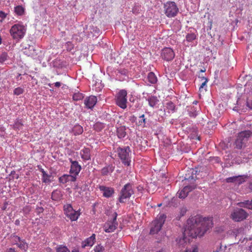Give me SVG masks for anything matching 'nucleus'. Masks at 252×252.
Segmentation results:
<instances>
[{
  "instance_id": "nucleus-20",
  "label": "nucleus",
  "mask_w": 252,
  "mask_h": 252,
  "mask_svg": "<svg viewBox=\"0 0 252 252\" xmlns=\"http://www.w3.org/2000/svg\"><path fill=\"white\" fill-rule=\"evenodd\" d=\"M119 157L121 159L122 162L126 165V149L118 148L117 150Z\"/></svg>"
},
{
  "instance_id": "nucleus-31",
  "label": "nucleus",
  "mask_w": 252,
  "mask_h": 252,
  "mask_svg": "<svg viewBox=\"0 0 252 252\" xmlns=\"http://www.w3.org/2000/svg\"><path fill=\"white\" fill-rule=\"evenodd\" d=\"M186 40L188 42H192L196 38V34L195 33H189L186 35Z\"/></svg>"
},
{
  "instance_id": "nucleus-32",
  "label": "nucleus",
  "mask_w": 252,
  "mask_h": 252,
  "mask_svg": "<svg viewBox=\"0 0 252 252\" xmlns=\"http://www.w3.org/2000/svg\"><path fill=\"white\" fill-rule=\"evenodd\" d=\"M84 98L83 94L80 93H75L73 95V99L75 101H78Z\"/></svg>"
},
{
  "instance_id": "nucleus-17",
  "label": "nucleus",
  "mask_w": 252,
  "mask_h": 252,
  "mask_svg": "<svg viewBox=\"0 0 252 252\" xmlns=\"http://www.w3.org/2000/svg\"><path fill=\"white\" fill-rule=\"evenodd\" d=\"M99 189L102 192L103 195L107 198L111 197L114 193V190L112 188L100 186Z\"/></svg>"
},
{
  "instance_id": "nucleus-7",
  "label": "nucleus",
  "mask_w": 252,
  "mask_h": 252,
  "mask_svg": "<svg viewBox=\"0 0 252 252\" xmlns=\"http://www.w3.org/2000/svg\"><path fill=\"white\" fill-rule=\"evenodd\" d=\"M252 132L250 130H244L238 133V136L235 140V146L238 149H241L249 137L251 136Z\"/></svg>"
},
{
  "instance_id": "nucleus-23",
  "label": "nucleus",
  "mask_w": 252,
  "mask_h": 252,
  "mask_svg": "<svg viewBox=\"0 0 252 252\" xmlns=\"http://www.w3.org/2000/svg\"><path fill=\"white\" fill-rule=\"evenodd\" d=\"M72 131L74 135H80L83 132V128L80 125H76L73 126Z\"/></svg>"
},
{
  "instance_id": "nucleus-24",
  "label": "nucleus",
  "mask_w": 252,
  "mask_h": 252,
  "mask_svg": "<svg viewBox=\"0 0 252 252\" xmlns=\"http://www.w3.org/2000/svg\"><path fill=\"white\" fill-rule=\"evenodd\" d=\"M9 58V57L7 52H2L0 54V64H6L5 62L8 60Z\"/></svg>"
},
{
  "instance_id": "nucleus-4",
  "label": "nucleus",
  "mask_w": 252,
  "mask_h": 252,
  "mask_svg": "<svg viewBox=\"0 0 252 252\" xmlns=\"http://www.w3.org/2000/svg\"><path fill=\"white\" fill-rule=\"evenodd\" d=\"M127 167L129 166L130 168L127 177L129 178V181H131V183L127 184V197H129L134 194V191L132 184L136 181V177L135 171L133 168L131 169L130 162L128 161V158H127ZM127 169H128V168Z\"/></svg>"
},
{
  "instance_id": "nucleus-55",
  "label": "nucleus",
  "mask_w": 252,
  "mask_h": 252,
  "mask_svg": "<svg viewBox=\"0 0 252 252\" xmlns=\"http://www.w3.org/2000/svg\"><path fill=\"white\" fill-rule=\"evenodd\" d=\"M19 223V221L18 220H16L15 221V224H18Z\"/></svg>"
},
{
  "instance_id": "nucleus-8",
  "label": "nucleus",
  "mask_w": 252,
  "mask_h": 252,
  "mask_svg": "<svg viewBox=\"0 0 252 252\" xmlns=\"http://www.w3.org/2000/svg\"><path fill=\"white\" fill-rule=\"evenodd\" d=\"M63 210L66 216L71 221L76 220L80 215L78 211H75L69 204L64 205Z\"/></svg>"
},
{
  "instance_id": "nucleus-29",
  "label": "nucleus",
  "mask_w": 252,
  "mask_h": 252,
  "mask_svg": "<svg viewBox=\"0 0 252 252\" xmlns=\"http://www.w3.org/2000/svg\"><path fill=\"white\" fill-rule=\"evenodd\" d=\"M24 8L21 5L16 6L14 8V11L18 15H23L24 13Z\"/></svg>"
},
{
  "instance_id": "nucleus-40",
  "label": "nucleus",
  "mask_w": 252,
  "mask_h": 252,
  "mask_svg": "<svg viewBox=\"0 0 252 252\" xmlns=\"http://www.w3.org/2000/svg\"><path fill=\"white\" fill-rule=\"evenodd\" d=\"M166 107L169 110L174 111L175 108V105L172 102H169L166 104Z\"/></svg>"
},
{
  "instance_id": "nucleus-54",
  "label": "nucleus",
  "mask_w": 252,
  "mask_h": 252,
  "mask_svg": "<svg viewBox=\"0 0 252 252\" xmlns=\"http://www.w3.org/2000/svg\"><path fill=\"white\" fill-rule=\"evenodd\" d=\"M42 211H43V208H40L39 209V212H42Z\"/></svg>"
},
{
  "instance_id": "nucleus-59",
  "label": "nucleus",
  "mask_w": 252,
  "mask_h": 252,
  "mask_svg": "<svg viewBox=\"0 0 252 252\" xmlns=\"http://www.w3.org/2000/svg\"><path fill=\"white\" fill-rule=\"evenodd\" d=\"M127 150H129V147L127 146Z\"/></svg>"
},
{
  "instance_id": "nucleus-41",
  "label": "nucleus",
  "mask_w": 252,
  "mask_h": 252,
  "mask_svg": "<svg viewBox=\"0 0 252 252\" xmlns=\"http://www.w3.org/2000/svg\"><path fill=\"white\" fill-rule=\"evenodd\" d=\"M18 246L21 249L26 250L27 248V244L23 241L19 242V244H17Z\"/></svg>"
},
{
  "instance_id": "nucleus-35",
  "label": "nucleus",
  "mask_w": 252,
  "mask_h": 252,
  "mask_svg": "<svg viewBox=\"0 0 252 252\" xmlns=\"http://www.w3.org/2000/svg\"><path fill=\"white\" fill-rule=\"evenodd\" d=\"M199 77H200L202 79V81L204 80L203 83L201 84L200 87H199V91L201 92L202 89L204 88V87L206 85L207 82H208V80L207 78L204 76H201L200 75H199Z\"/></svg>"
},
{
  "instance_id": "nucleus-38",
  "label": "nucleus",
  "mask_w": 252,
  "mask_h": 252,
  "mask_svg": "<svg viewBox=\"0 0 252 252\" xmlns=\"http://www.w3.org/2000/svg\"><path fill=\"white\" fill-rule=\"evenodd\" d=\"M104 248L100 245L96 246L94 248V252H104Z\"/></svg>"
},
{
  "instance_id": "nucleus-36",
  "label": "nucleus",
  "mask_w": 252,
  "mask_h": 252,
  "mask_svg": "<svg viewBox=\"0 0 252 252\" xmlns=\"http://www.w3.org/2000/svg\"><path fill=\"white\" fill-rule=\"evenodd\" d=\"M198 252V248L197 247V246L194 245H192L191 248H187L185 252Z\"/></svg>"
},
{
  "instance_id": "nucleus-19",
  "label": "nucleus",
  "mask_w": 252,
  "mask_h": 252,
  "mask_svg": "<svg viewBox=\"0 0 252 252\" xmlns=\"http://www.w3.org/2000/svg\"><path fill=\"white\" fill-rule=\"evenodd\" d=\"M95 240V235L94 234H93L91 236L82 242V247L85 248L86 247H92L94 245Z\"/></svg>"
},
{
  "instance_id": "nucleus-52",
  "label": "nucleus",
  "mask_w": 252,
  "mask_h": 252,
  "mask_svg": "<svg viewBox=\"0 0 252 252\" xmlns=\"http://www.w3.org/2000/svg\"><path fill=\"white\" fill-rule=\"evenodd\" d=\"M157 252H165V250L163 249H161Z\"/></svg>"
},
{
  "instance_id": "nucleus-9",
  "label": "nucleus",
  "mask_w": 252,
  "mask_h": 252,
  "mask_svg": "<svg viewBox=\"0 0 252 252\" xmlns=\"http://www.w3.org/2000/svg\"><path fill=\"white\" fill-rule=\"evenodd\" d=\"M116 102L118 106L123 109L126 108V91L120 90L116 95Z\"/></svg>"
},
{
  "instance_id": "nucleus-50",
  "label": "nucleus",
  "mask_w": 252,
  "mask_h": 252,
  "mask_svg": "<svg viewBox=\"0 0 252 252\" xmlns=\"http://www.w3.org/2000/svg\"><path fill=\"white\" fill-rule=\"evenodd\" d=\"M136 119V118L135 117V116H132L130 118V120L132 121V122H135Z\"/></svg>"
},
{
  "instance_id": "nucleus-60",
  "label": "nucleus",
  "mask_w": 252,
  "mask_h": 252,
  "mask_svg": "<svg viewBox=\"0 0 252 252\" xmlns=\"http://www.w3.org/2000/svg\"><path fill=\"white\" fill-rule=\"evenodd\" d=\"M53 85V84H52V85L49 84V86L50 87H51V85Z\"/></svg>"
},
{
  "instance_id": "nucleus-2",
  "label": "nucleus",
  "mask_w": 252,
  "mask_h": 252,
  "mask_svg": "<svg viewBox=\"0 0 252 252\" xmlns=\"http://www.w3.org/2000/svg\"><path fill=\"white\" fill-rule=\"evenodd\" d=\"M26 31L27 28L26 26L21 23H17L11 27L9 33L13 40L16 42H19L24 38Z\"/></svg>"
},
{
  "instance_id": "nucleus-5",
  "label": "nucleus",
  "mask_w": 252,
  "mask_h": 252,
  "mask_svg": "<svg viewBox=\"0 0 252 252\" xmlns=\"http://www.w3.org/2000/svg\"><path fill=\"white\" fill-rule=\"evenodd\" d=\"M249 216V214L241 208H236L232 212L230 218L235 222H240L246 219Z\"/></svg>"
},
{
  "instance_id": "nucleus-1",
  "label": "nucleus",
  "mask_w": 252,
  "mask_h": 252,
  "mask_svg": "<svg viewBox=\"0 0 252 252\" xmlns=\"http://www.w3.org/2000/svg\"><path fill=\"white\" fill-rule=\"evenodd\" d=\"M213 225L212 218H203L200 215H195L188 219L184 235L193 238L202 237Z\"/></svg>"
},
{
  "instance_id": "nucleus-45",
  "label": "nucleus",
  "mask_w": 252,
  "mask_h": 252,
  "mask_svg": "<svg viewBox=\"0 0 252 252\" xmlns=\"http://www.w3.org/2000/svg\"><path fill=\"white\" fill-rule=\"evenodd\" d=\"M247 106L252 110V100H248L247 101Z\"/></svg>"
},
{
  "instance_id": "nucleus-14",
  "label": "nucleus",
  "mask_w": 252,
  "mask_h": 252,
  "mask_svg": "<svg viewBox=\"0 0 252 252\" xmlns=\"http://www.w3.org/2000/svg\"><path fill=\"white\" fill-rule=\"evenodd\" d=\"M97 99L96 96L91 95L87 97L84 99V104L88 109H93L97 102Z\"/></svg>"
},
{
  "instance_id": "nucleus-58",
  "label": "nucleus",
  "mask_w": 252,
  "mask_h": 252,
  "mask_svg": "<svg viewBox=\"0 0 252 252\" xmlns=\"http://www.w3.org/2000/svg\"><path fill=\"white\" fill-rule=\"evenodd\" d=\"M197 102H197V101H196V100H195V101H194V102H193V103H194V104H197Z\"/></svg>"
},
{
  "instance_id": "nucleus-12",
  "label": "nucleus",
  "mask_w": 252,
  "mask_h": 252,
  "mask_svg": "<svg viewBox=\"0 0 252 252\" xmlns=\"http://www.w3.org/2000/svg\"><path fill=\"white\" fill-rule=\"evenodd\" d=\"M69 160L71 163L69 173L76 178L81 170V166L77 161H74L71 158H69Z\"/></svg>"
},
{
  "instance_id": "nucleus-39",
  "label": "nucleus",
  "mask_w": 252,
  "mask_h": 252,
  "mask_svg": "<svg viewBox=\"0 0 252 252\" xmlns=\"http://www.w3.org/2000/svg\"><path fill=\"white\" fill-rule=\"evenodd\" d=\"M139 120L138 122V126H144L145 124V119L144 118V115H142L139 117Z\"/></svg>"
},
{
  "instance_id": "nucleus-51",
  "label": "nucleus",
  "mask_w": 252,
  "mask_h": 252,
  "mask_svg": "<svg viewBox=\"0 0 252 252\" xmlns=\"http://www.w3.org/2000/svg\"><path fill=\"white\" fill-rule=\"evenodd\" d=\"M57 191H54L52 193V197L53 199H55L54 198V197H55V195H56V194H57Z\"/></svg>"
},
{
  "instance_id": "nucleus-22",
  "label": "nucleus",
  "mask_w": 252,
  "mask_h": 252,
  "mask_svg": "<svg viewBox=\"0 0 252 252\" xmlns=\"http://www.w3.org/2000/svg\"><path fill=\"white\" fill-rule=\"evenodd\" d=\"M240 207L246 208L248 210H252V200H246L243 202H240L237 203Z\"/></svg>"
},
{
  "instance_id": "nucleus-11",
  "label": "nucleus",
  "mask_w": 252,
  "mask_h": 252,
  "mask_svg": "<svg viewBox=\"0 0 252 252\" xmlns=\"http://www.w3.org/2000/svg\"><path fill=\"white\" fill-rule=\"evenodd\" d=\"M24 53L29 57L35 58L38 54L37 50L33 45H27L23 47Z\"/></svg>"
},
{
  "instance_id": "nucleus-25",
  "label": "nucleus",
  "mask_w": 252,
  "mask_h": 252,
  "mask_svg": "<svg viewBox=\"0 0 252 252\" xmlns=\"http://www.w3.org/2000/svg\"><path fill=\"white\" fill-rule=\"evenodd\" d=\"M120 202L124 203L126 200V185H125L121 190V195L119 198Z\"/></svg>"
},
{
  "instance_id": "nucleus-46",
  "label": "nucleus",
  "mask_w": 252,
  "mask_h": 252,
  "mask_svg": "<svg viewBox=\"0 0 252 252\" xmlns=\"http://www.w3.org/2000/svg\"><path fill=\"white\" fill-rule=\"evenodd\" d=\"M66 44L68 46H69L68 47V48L67 49L68 50H71L72 48V43L70 42H67Z\"/></svg>"
},
{
  "instance_id": "nucleus-28",
  "label": "nucleus",
  "mask_w": 252,
  "mask_h": 252,
  "mask_svg": "<svg viewBox=\"0 0 252 252\" xmlns=\"http://www.w3.org/2000/svg\"><path fill=\"white\" fill-rule=\"evenodd\" d=\"M158 102V100L156 96H152L148 99V103L150 106L154 107Z\"/></svg>"
},
{
  "instance_id": "nucleus-33",
  "label": "nucleus",
  "mask_w": 252,
  "mask_h": 252,
  "mask_svg": "<svg viewBox=\"0 0 252 252\" xmlns=\"http://www.w3.org/2000/svg\"><path fill=\"white\" fill-rule=\"evenodd\" d=\"M50 176L48 175L46 172L42 174V180L43 182L47 183L50 182L51 180L50 179Z\"/></svg>"
},
{
  "instance_id": "nucleus-53",
  "label": "nucleus",
  "mask_w": 252,
  "mask_h": 252,
  "mask_svg": "<svg viewBox=\"0 0 252 252\" xmlns=\"http://www.w3.org/2000/svg\"><path fill=\"white\" fill-rule=\"evenodd\" d=\"M40 171L41 172L42 174H43L44 173H45L46 172L44 171V170L42 168H41L40 169Z\"/></svg>"
},
{
  "instance_id": "nucleus-26",
  "label": "nucleus",
  "mask_w": 252,
  "mask_h": 252,
  "mask_svg": "<svg viewBox=\"0 0 252 252\" xmlns=\"http://www.w3.org/2000/svg\"><path fill=\"white\" fill-rule=\"evenodd\" d=\"M148 81L151 84H155L157 83L158 79L154 73L149 72L148 76Z\"/></svg>"
},
{
  "instance_id": "nucleus-27",
  "label": "nucleus",
  "mask_w": 252,
  "mask_h": 252,
  "mask_svg": "<svg viewBox=\"0 0 252 252\" xmlns=\"http://www.w3.org/2000/svg\"><path fill=\"white\" fill-rule=\"evenodd\" d=\"M125 126H121L117 129L118 136L120 138H124L126 135Z\"/></svg>"
},
{
  "instance_id": "nucleus-57",
  "label": "nucleus",
  "mask_w": 252,
  "mask_h": 252,
  "mask_svg": "<svg viewBox=\"0 0 252 252\" xmlns=\"http://www.w3.org/2000/svg\"><path fill=\"white\" fill-rule=\"evenodd\" d=\"M250 188L252 190V182L250 185Z\"/></svg>"
},
{
  "instance_id": "nucleus-37",
  "label": "nucleus",
  "mask_w": 252,
  "mask_h": 252,
  "mask_svg": "<svg viewBox=\"0 0 252 252\" xmlns=\"http://www.w3.org/2000/svg\"><path fill=\"white\" fill-rule=\"evenodd\" d=\"M24 93V89L21 87H18L14 89V94L16 95H19Z\"/></svg>"
},
{
  "instance_id": "nucleus-56",
  "label": "nucleus",
  "mask_w": 252,
  "mask_h": 252,
  "mask_svg": "<svg viewBox=\"0 0 252 252\" xmlns=\"http://www.w3.org/2000/svg\"><path fill=\"white\" fill-rule=\"evenodd\" d=\"M205 69H201L200 71V72H205Z\"/></svg>"
},
{
  "instance_id": "nucleus-30",
  "label": "nucleus",
  "mask_w": 252,
  "mask_h": 252,
  "mask_svg": "<svg viewBox=\"0 0 252 252\" xmlns=\"http://www.w3.org/2000/svg\"><path fill=\"white\" fill-rule=\"evenodd\" d=\"M113 171V168L111 166H107L101 169V174L103 175H107L108 174L112 172Z\"/></svg>"
},
{
  "instance_id": "nucleus-13",
  "label": "nucleus",
  "mask_w": 252,
  "mask_h": 252,
  "mask_svg": "<svg viewBox=\"0 0 252 252\" xmlns=\"http://www.w3.org/2000/svg\"><path fill=\"white\" fill-rule=\"evenodd\" d=\"M116 217L117 215L115 214V217L112 220H109L104 224V230L106 232H112L116 229L117 225L116 222Z\"/></svg>"
},
{
  "instance_id": "nucleus-16",
  "label": "nucleus",
  "mask_w": 252,
  "mask_h": 252,
  "mask_svg": "<svg viewBox=\"0 0 252 252\" xmlns=\"http://www.w3.org/2000/svg\"><path fill=\"white\" fill-rule=\"evenodd\" d=\"M195 188L194 185H188L178 192V196L180 198L184 199L189 194V192Z\"/></svg>"
},
{
  "instance_id": "nucleus-6",
  "label": "nucleus",
  "mask_w": 252,
  "mask_h": 252,
  "mask_svg": "<svg viewBox=\"0 0 252 252\" xmlns=\"http://www.w3.org/2000/svg\"><path fill=\"white\" fill-rule=\"evenodd\" d=\"M166 217L165 214H161L159 218L155 220L152 223L150 234H154L158 232L165 221Z\"/></svg>"
},
{
  "instance_id": "nucleus-10",
  "label": "nucleus",
  "mask_w": 252,
  "mask_h": 252,
  "mask_svg": "<svg viewBox=\"0 0 252 252\" xmlns=\"http://www.w3.org/2000/svg\"><path fill=\"white\" fill-rule=\"evenodd\" d=\"M174 51L170 47H165L161 50V57L166 61H171L175 58Z\"/></svg>"
},
{
  "instance_id": "nucleus-21",
  "label": "nucleus",
  "mask_w": 252,
  "mask_h": 252,
  "mask_svg": "<svg viewBox=\"0 0 252 252\" xmlns=\"http://www.w3.org/2000/svg\"><path fill=\"white\" fill-rule=\"evenodd\" d=\"M81 158L84 160L91 159L90 150L89 148H84L80 151Z\"/></svg>"
},
{
  "instance_id": "nucleus-47",
  "label": "nucleus",
  "mask_w": 252,
  "mask_h": 252,
  "mask_svg": "<svg viewBox=\"0 0 252 252\" xmlns=\"http://www.w3.org/2000/svg\"><path fill=\"white\" fill-rule=\"evenodd\" d=\"M14 240L16 242H20V241H21L20 238L17 236H14Z\"/></svg>"
},
{
  "instance_id": "nucleus-61",
  "label": "nucleus",
  "mask_w": 252,
  "mask_h": 252,
  "mask_svg": "<svg viewBox=\"0 0 252 252\" xmlns=\"http://www.w3.org/2000/svg\"><path fill=\"white\" fill-rule=\"evenodd\" d=\"M196 114H194V115H193V116H196Z\"/></svg>"
},
{
  "instance_id": "nucleus-15",
  "label": "nucleus",
  "mask_w": 252,
  "mask_h": 252,
  "mask_svg": "<svg viewBox=\"0 0 252 252\" xmlns=\"http://www.w3.org/2000/svg\"><path fill=\"white\" fill-rule=\"evenodd\" d=\"M246 177L245 176H233L226 179V181L227 183H233L240 185L246 181Z\"/></svg>"
},
{
  "instance_id": "nucleus-44",
  "label": "nucleus",
  "mask_w": 252,
  "mask_h": 252,
  "mask_svg": "<svg viewBox=\"0 0 252 252\" xmlns=\"http://www.w3.org/2000/svg\"><path fill=\"white\" fill-rule=\"evenodd\" d=\"M129 101L131 102H132L133 103H134L135 102H138V99L137 98H135V97L134 96H131L129 97Z\"/></svg>"
},
{
  "instance_id": "nucleus-42",
  "label": "nucleus",
  "mask_w": 252,
  "mask_h": 252,
  "mask_svg": "<svg viewBox=\"0 0 252 252\" xmlns=\"http://www.w3.org/2000/svg\"><path fill=\"white\" fill-rule=\"evenodd\" d=\"M57 252H70L66 247H60L57 249Z\"/></svg>"
},
{
  "instance_id": "nucleus-43",
  "label": "nucleus",
  "mask_w": 252,
  "mask_h": 252,
  "mask_svg": "<svg viewBox=\"0 0 252 252\" xmlns=\"http://www.w3.org/2000/svg\"><path fill=\"white\" fill-rule=\"evenodd\" d=\"M6 14L0 11V22H2L3 20L6 17Z\"/></svg>"
},
{
  "instance_id": "nucleus-34",
  "label": "nucleus",
  "mask_w": 252,
  "mask_h": 252,
  "mask_svg": "<svg viewBox=\"0 0 252 252\" xmlns=\"http://www.w3.org/2000/svg\"><path fill=\"white\" fill-rule=\"evenodd\" d=\"M22 126L23 124L21 122V121L19 120H16L13 125V127L15 129L19 130L22 128Z\"/></svg>"
},
{
  "instance_id": "nucleus-18",
  "label": "nucleus",
  "mask_w": 252,
  "mask_h": 252,
  "mask_svg": "<svg viewBox=\"0 0 252 252\" xmlns=\"http://www.w3.org/2000/svg\"><path fill=\"white\" fill-rule=\"evenodd\" d=\"M76 178L72 174H64L59 178V181L61 183L65 184L69 182H75Z\"/></svg>"
},
{
  "instance_id": "nucleus-3",
  "label": "nucleus",
  "mask_w": 252,
  "mask_h": 252,
  "mask_svg": "<svg viewBox=\"0 0 252 252\" xmlns=\"http://www.w3.org/2000/svg\"><path fill=\"white\" fill-rule=\"evenodd\" d=\"M163 11L169 18H172L177 15L179 8L176 2L168 1L163 4Z\"/></svg>"
},
{
  "instance_id": "nucleus-48",
  "label": "nucleus",
  "mask_w": 252,
  "mask_h": 252,
  "mask_svg": "<svg viewBox=\"0 0 252 252\" xmlns=\"http://www.w3.org/2000/svg\"><path fill=\"white\" fill-rule=\"evenodd\" d=\"M54 86L57 87L59 88L61 86V83L59 82H57L54 84Z\"/></svg>"
},
{
  "instance_id": "nucleus-49",
  "label": "nucleus",
  "mask_w": 252,
  "mask_h": 252,
  "mask_svg": "<svg viewBox=\"0 0 252 252\" xmlns=\"http://www.w3.org/2000/svg\"><path fill=\"white\" fill-rule=\"evenodd\" d=\"M6 252H16L14 249L9 248L7 250Z\"/></svg>"
}]
</instances>
